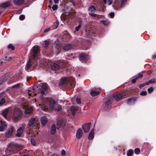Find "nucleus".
<instances>
[{
	"instance_id": "nucleus-13",
	"label": "nucleus",
	"mask_w": 156,
	"mask_h": 156,
	"mask_svg": "<svg viewBox=\"0 0 156 156\" xmlns=\"http://www.w3.org/2000/svg\"><path fill=\"white\" fill-rule=\"evenodd\" d=\"M0 122V131H3L6 128L7 124L5 122L1 121Z\"/></svg>"
},
{
	"instance_id": "nucleus-59",
	"label": "nucleus",
	"mask_w": 156,
	"mask_h": 156,
	"mask_svg": "<svg viewBox=\"0 0 156 156\" xmlns=\"http://www.w3.org/2000/svg\"><path fill=\"white\" fill-rule=\"evenodd\" d=\"M63 49L64 50H66V51H67L68 50V45H67L66 46H65L64 48Z\"/></svg>"
},
{
	"instance_id": "nucleus-42",
	"label": "nucleus",
	"mask_w": 156,
	"mask_h": 156,
	"mask_svg": "<svg viewBox=\"0 0 156 156\" xmlns=\"http://www.w3.org/2000/svg\"><path fill=\"white\" fill-rule=\"evenodd\" d=\"M55 47L58 49H59L60 48L61 46L57 42H55Z\"/></svg>"
},
{
	"instance_id": "nucleus-31",
	"label": "nucleus",
	"mask_w": 156,
	"mask_h": 156,
	"mask_svg": "<svg viewBox=\"0 0 156 156\" xmlns=\"http://www.w3.org/2000/svg\"><path fill=\"white\" fill-rule=\"evenodd\" d=\"M99 92L98 91L91 90L90 92V94L92 96H95L99 94Z\"/></svg>"
},
{
	"instance_id": "nucleus-54",
	"label": "nucleus",
	"mask_w": 156,
	"mask_h": 156,
	"mask_svg": "<svg viewBox=\"0 0 156 156\" xmlns=\"http://www.w3.org/2000/svg\"><path fill=\"white\" fill-rule=\"evenodd\" d=\"M30 142L33 145H35V142L34 139H31Z\"/></svg>"
},
{
	"instance_id": "nucleus-43",
	"label": "nucleus",
	"mask_w": 156,
	"mask_h": 156,
	"mask_svg": "<svg viewBox=\"0 0 156 156\" xmlns=\"http://www.w3.org/2000/svg\"><path fill=\"white\" fill-rule=\"evenodd\" d=\"M156 82V79H152L149 81V82H148V84L149 83H155Z\"/></svg>"
},
{
	"instance_id": "nucleus-32",
	"label": "nucleus",
	"mask_w": 156,
	"mask_h": 156,
	"mask_svg": "<svg viewBox=\"0 0 156 156\" xmlns=\"http://www.w3.org/2000/svg\"><path fill=\"white\" fill-rule=\"evenodd\" d=\"M56 131V127L55 124H53L51 127V133L52 134H54Z\"/></svg>"
},
{
	"instance_id": "nucleus-46",
	"label": "nucleus",
	"mask_w": 156,
	"mask_h": 156,
	"mask_svg": "<svg viewBox=\"0 0 156 156\" xmlns=\"http://www.w3.org/2000/svg\"><path fill=\"white\" fill-rule=\"evenodd\" d=\"M5 100L4 98H2L1 100L0 101V106L2 105L5 102Z\"/></svg>"
},
{
	"instance_id": "nucleus-7",
	"label": "nucleus",
	"mask_w": 156,
	"mask_h": 156,
	"mask_svg": "<svg viewBox=\"0 0 156 156\" xmlns=\"http://www.w3.org/2000/svg\"><path fill=\"white\" fill-rule=\"evenodd\" d=\"M126 0H115L114 1L113 6L115 8H118L120 7H122Z\"/></svg>"
},
{
	"instance_id": "nucleus-17",
	"label": "nucleus",
	"mask_w": 156,
	"mask_h": 156,
	"mask_svg": "<svg viewBox=\"0 0 156 156\" xmlns=\"http://www.w3.org/2000/svg\"><path fill=\"white\" fill-rule=\"evenodd\" d=\"M83 131L81 128H79L76 133V137L78 138H80L83 136Z\"/></svg>"
},
{
	"instance_id": "nucleus-36",
	"label": "nucleus",
	"mask_w": 156,
	"mask_h": 156,
	"mask_svg": "<svg viewBox=\"0 0 156 156\" xmlns=\"http://www.w3.org/2000/svg\"><path fill=\"white\" fill-rule=\"evenodd\" d=\"M49 44V41H48L46 40L44 41L43 45L44 48H46L48 46Z\"/></svg>"
},
{
	"instance_id": "nucleus-2",
	"label": "nucleus",
	"mask_w": 156,
	"mask_h": 156,
	"mask_svg": "<svg viewBox=\"0 0 156 156\" xmlns=\"http://www.w3.org/2000/svg\"><path fill=\"white\" fill-rule=\"evenodd\" d=\"M19 148V146L16 144L11 143L8 146L7 149L5 151L6 155L3 156H9L12 154L14 151L17 150Z\"/></svg>"
},
{
	"instance_id": "nucleus-48",
	"label": "nucleus",
	"mask_w": 156,
	"mask_h": 156,
	"mask_svg": "<svg viewBox=\"0 0 156 156\" xmlns=\"http://www.w3.org/2000/svg\"><path fill=\"white\" fill-rule=\"evenodd\" d=\"M153 88L152 87H151L150 88H149L147 89L148 92L149 93H151L152 92L153 90Z\"/></svg>"
},
{
	"instance_id": "nucleus-21",
	"label": "nucleus",
	"mask_w": 156,
	"mask_h": 156,
	"mask_svg": "<svg viewBox=\"0 0 156 156\" xmlns=\"http://www.w3.org/2000/svg\"><path fill=\"white\" fill-rule=\"evenodd\" d=\"M24 2V0H13V3L16 5L23 4Z\"/></svg>"
},
{
	"instance_id": "nucleus-33",
	"label": "nucleus",
	"mask_w": 156,
	"mask_h": 156,
	"mask_svg": "<svg viewBox=\"0 0 156 156\" xmlns=\"http://www.w3.org/2000/svg\"><path fill=\"white\" fill-rule=\"evenodd\" d=\"M62 120H60L58 121L57 123V128L58 129L60 127H61L63 126Z\"/></svg>"
},
{
	"instance_id": "nucleus-49",
	"label": "nucleus",
	"mask_w": 156,
	"mask_h": 156,
	"mask_svg": "<svg viewBox=\"0 0 156 156\" xmlns=\"http://www.w3.org/2000/svg\"><path fill=\"white\" fill-rule=\"evenodd\" d=\"M76 101L77 103L78 104H80L81 103L80 99L79 98H77L76 99Z\"/></svg>"
},
{
	"instance_id": "nucleus-39",
	"label": "nucleus",
	"mask_w": 156,
	"mask_h": 156,
	"mask_svg": "<svg viewBox=\"0 0 156 156\" xmlns=\"http://www.w3.org/2000/svg\"><path fill=\"white\" fill-rule=\"evenodd\" d=\"M134 151L136 154H138L140 152V150L139 148H136L134 150Z\"/></svg>"
},
{
	"instance_id": "nucleus-27",
	"label": "nucleus",
	"mask_w": 156,
	"mask_h": 156,
	"mask_svg": "<svg viewBox=\"0 0 156 156\" xmlns=\"http://www.w3.org/2000/svg\"><path fill=\"white\" fill-rule=\"evenodd\" d=\"M60 67V66L57 64L54 63L51 66V69L53 70H58Z\"/></svg>"
},
{
	"instance_id": "nucleus-62",
	"label": "nucleus",
	"mask_w": 156,
	"mask_h": 156,
	"mask_svg": "<svg viewBox=\"0 0 156 156\" xmlns=\"http://www.w3.org/2000/svg\"><path fill=\"white\" fill-rule=\"evenodd\" d=\"M50 28H48L47 29H46L44 30V32H47L48 31H49L50 30Z\"/></svg>"
},
{
	"instance_id": "nucleus-28",
	"label": "nucleus",
	"mask_w": 156,
	"mask_h": 156,
	"mask_svg": "<svg viewBox=\"0 0 156 156\" xmlns=\"http://www.w3.org/2000/svg\"><path fill=\"white\" fill-rule=\"evenodd\" d=\"M9 109L8 108H6L5 109L3 110L2 114V115L5 118H6L7 117V115Z\"/></svg>"
},
{
	"instance_id": "nucleus-29",
	"label": "nucleus",
	"mask_w": 156,
	"mask_h": 156,
	"mask_svg": "<svg viewBox=\"0 0 156 156\" xmlns=\"http://www.w3.org/2000/svg\"><path fill=\"white\" fill-rule=\"evenodd\" d=\"M31 63L30 62V61H29L26 65L25 68L27 72H29V71H30V69L31 68Z\"/></svg>"
},
{
	"instance_id": "nucleus-56",
	"label": "nucleus",
	"mask_w": 156,
	"mask_h": 156,
	"mask_svg": "<svg viewBox=\"0 0 156 156\" xmlns=\"http://www.w3.org/2000/svg\"><path fill=\"white\" fill-rule=\"evenodd\" d=\"M109 16L112 18H113L114 16V12H111L109 13Z\"/></svg>"
},
{
	"instance_id": "nucleus-18",
	"label": "nucleus",
	"mask_w": 156,
	"mask_h": 156,
	"mask_svg": "<svg viewBox=\"0 0 156 156\" xmlns=\"http://www.w3.org/2000/svg\"><path fill=\"white\" fill-rule=\"evenodd\" d=\"M23 129L22 127H20L18 129L17 131V133L16 134V136L17 137H21L23 135Z\"/></svg>"
},
{
	"instance_id": "nucleus-34",
	"label": "nucleus",
	"mask_w": 156,
	"mask_h": 156,
	"mask_svg": "<svg viewBox=\"0 0 156 156\" xmlns=\"http://www.w3.org/2000/svg\"><path fill=\"white\" fill-rule=\"evenodd\" d=\"M62 109L61 106L59 105H57L54 108V109L56 111H59Z\"/></svg>"
},
{
	"instance_id": "nucleus-6",
	"label": "nucleus",
	"mask_w": 156,
	"mask_h": 156,
	"mask_svg": "<svg viewBox=\"0 0 156 156\" xmlns=\"http://www.w3.org/2000/svg\"><path fill=\"white\" fill-rule=\"evenodd\" d=\"M68 11V8H66L65 9H62V11L63 12V13L62 14L61 16V18L62 20L64 21V22H66L68 23V13L66 12V11Z\"/></svg>"
},
{
	"instance_id": "nucleus-16",
	"label": "nucleus",
	"mask_w": 156,
	"mask_h": 156,
	"mask_svg": "<svg viewBox=\"0 0 156 156\" xmlns=\"http://www.w3.org/2000/svg\"><path fill=\"white\" fill-rule=\"evenodd\" d=\"M14 130V128L13 126H11L9 128L7 132L6 133V136L8 137L10 136L12 134Z\"/></svg>"
},
{
	"instance_id": "nucleus-4",
	"label": "nucleus",
	"mask_w": 156,
	"mask_h": 156,
	"mask_svg": "<svg viewBox=\"0 0 156 156\" xmlns=\"http://www.w3.org/2000/svg\"><path fill=\"white\" fill-rule=\"evenodd\" d=\"M28 126L30 127H32V129H35V131H37L40 128V124L38 123L37 120L35 118H32L29 120ZM34 131L33 130L31 132Z\"/></svg>"
},
{
	"instance_id": "nucleus-44",
	"label": "nucleus",
	"mask_w": 156,
	"mask_h": 156,
	"mask_svg": "<svg viewBox=\"0 0 156 156\" xmlns=\"http://www.w3.org/2000/svg\"><path fill=\"white\" fill-rule=\"evenodd\" d=\"M105 105L108 107H110L111 106V104L110 101H107L105 102Z\"/></svg>"
},
{
	"instance_id": "nucleus-22",
	"label": "nucleus",
	"mask_w": 156,
	"mask_h": 156,
	"mask_svg": "<svg viewBox=\"0 0 156 156\" xmlns=\"http://www.w3.org/2000/svg\"><path fill=\"white\" fill-rule=\"evenodd\" d=\"M94 129H93L90 132L88 136V139L89 140H92L94 137Z\"/></svg>"
},
{
	"instance_id": "nucleus-41",
	"label": "nucleus",
	"mask_w": 156,
	"mask_h": 156,
	"mask_svg": "<svg viewBox=\"0 0 156 156\" xmlns=\"http://www.w3.org/2000/svg\"><path fill=\"white\" fill-rule=\"evenodd\" d=\"M75 54H74L71 53L69 55V59H72V58H74Z\"/></svg>"
},
{
	"instance_id": "nucleus-53",
	"label": "nucleus",
	"mask_w": 156,
	"mask_h": 156,
	"mask_svg": "<svg viewBox=\"0 0 156 156\" xmlns=\"http://www.w3.org/2000/svg\"><path fill=\"white\" fill-rule=\"evenodd\" d=\"M147 93L146 91H142L140 92V95L142 96H144Z\"/></svg>"
},
{
	"instance_id": "nucleus-5",
	"label": "nucleus",
	"mask_w": 156,
	"mask_h": 156,
	"mask_svg": "<svg viewBox=\"0 0 156 156\" xmlns=\"http://www.w3.org/2000/svg\"><path fill=\"white\" fill-rule=\"evenodd\" d=\"M126 92L125 91H122L121 93L117 92L114 94L112 97L117 101H119L122 100L123 96H126Z\"/></svg>"
},
{
	"instance_id": "nucleus-8",
	"label": "nucleus",
	"mask_w": 156,
	"mask_h": 156,
	"mask_svg": "<svg viewBox=\"0 0 156 156\" xmlns=\"http://www.w3.org/2000/svg\"><path fill=\"white\" fill-rule=\"evenodd\" d=\"M96 10L95 7L93 5H92L89 7L88 9V12L89 14L93 16H96L98 18H99L100 16L99 15H97L94 12Z\"/></svg>"
},
{
	"instance_id": "nucleus-57",
	"label": "nucleus",
	"mask_w": 156,
	"mask_h": 156,
	"mask_svg": "<svg viewBox=\"0 0 156 156\" xmlns=\"http://www.w3.org/2000/svg\"><path fill=\"white\" fill-rule=\"evenodd\" d=\"M69 49H74V48L75 46L73 45L69 44Z\"/></svg>"
},
{
	"instance_id": "nucleus-11",
	"label": "nucleus",
	"mask_w": 156,
	"mask_h": 156,
	"mask_svg": "<svg viewBox=\"0 0 156 156\" xmlns=\"http://www.w3.org/2000/svg\"><path fill=\"white\" fill-rule=\"evenodd\" d=\"M47 85L46 83H43L42 84L41 88L39 90V92L42 95L44 94L48 88Z\"/></svg>"
},
{
	"instance_id": "nucleus-10",
	"label": "nucleus",
	"mask_w": 156,
	"mask_h": 156,
	"mask_svg": "<svg viewBox=\"0 0 156 156\" xmlns=\"http://www.w3.org/2000/svg\"><path fill=\"white\" fill-rule=\"evenodd\" d=\"M39 47L37 46H34L33 47L32 50L33 52L31 55L32 58H34L36 56L37 53L39 51Z\"/></svg>"
},
{
	"instance_id": "nucleus-60",
	"label": "nucleus",
	"mask_w": 156,
	"mask_h": 156,
	"mask_svg": "<svg viewBox=\"0 0 156 156\" xmlns=\"http://www.w3.org/2000/svg\"><path fill=\"white\" fill-rule=\"evenodd\" d=\"M65 154V150H63L61 152V154L62 155H64Z\"/></svg>"
},
{
	"instance_id": "nucleus-19",
	"label": "nucleus",
	"mask_w": 156,
	"mask_h": 156,
	"mask_svg": "<svg viewBox=\"0 0 156 156\" xmlns=\"http://www.w3.org/2000/svg\"><path fill=\"white\" fill-rule=\"evenodd\" d=\"M143 76L142 73H139L138 75L135 77V78L132 80L131 82L133 83H134L138 79L141 78L143 77Z\"/></svg>"
},
{
	"instance_id": "nucleus-3",
	"label": "nucleus",
	"mask_w": 156,
	"mask_h": 156,
	"mask_svg": "<svg viewBox=\"0 0 156 156\" xmlns=\"http://www.w3.org/2000/svg\"><path fill=\"white\" fill-rule=\"evenodd\" d=\"M11 113L13 118L19 119L22 115L21 110L19 108L16 106H13L11 108Z\"/></svg>"
},
{
	"instance_id": "nucleus-64",
	"label": "nucleus",
	"mask_w": 156,
	"mask_h": 156,
	"mask_svg": "<svg viewBox=\"0 0 156 156\" xmlns=\"http://www.w3.org/2000/svg\"><path fill=\"white\" fill-rule=\"evenodd\" d=\"M56 24H57V25L56 27L55 28V29H56V28L58 27V25H59V22H58V21H56Z\"/></svg>"
},
{
	"instance_id": "nucleus-45",
	"label": "nucleus",
	"mask_w": 156,
	"mask_h": 156,
	"mask_svg": "<svg viewBox=\"0 0 156 156\" xmlns=\"http://www.w3.org/2000/svg\"><path fill=\"white\" fill-rule=\"evenodd\" d=\"M8 47L9 48H11L12 50H14L15 48L12 44H9L8 45Z\"/></svg>"
},
{
	"instance_id": "nucleus-55",
	"label": "nucleus",
	"mask_w": 156,
	"mask_h": 156,
	"mask_svg": "<svg viewBox=\"0 0 156 156\" xmlns=\"http://www.w3.org/2000/svg\"><path fill=\"white\" fill-rule=\"evenodd\" d=\"M20 84H17L13 86V88H18L20 87Z\"/></svg>"
},
{
	"instance_id": "nucleus-35",
	"label": "nucleus",
	"mask_w": 156,
	"mask_h": 156,
	"mask_svg": "<svg viewBox=\"0 0 156 156\" xmlns=\"http://www.w3.org/2000/svg\"><path fill=\"white\" fill-rule=\"evenodd\" d=\"M133 154V151L131 149L129 150L127 153V156H131Z\"/></svg>"
},
{
	"instance_id": "nucleus-30",
	"label": "nucleus",
	"mask_w": 156,
	"mask_h": 156,
	"mask_svg": "<svg viewBox=\"0 0 156 156\" xmlns=\"http://www.w3.org/2000/svg\"><path fill=\"white\" fill-rule=\"evenodd\" d=\"M67 77H63L61 79L59 84L60 85H62L66 83L67 81Z\"/></svg>"
},
{
	"instance_id": "nucleus-20",
	"label": "nucleus",
	"mask_w": 156,
	"mask_h": 156,
	"mask_svg": "<svg viewBox=\"0 0 156 156\" xmlns=\"http://www.w3.org/2000/svg\"><path fill=\"white\" fill-rule=\"evenodd\" d=\"M34 88L33 87L32 88L28 90V95L30 96H35L36 94L35 93H33V92H34Z\"/></svg>"
},
{
	"instance_id": "nucleus-25",
	"label": "nucleus",
	"mask_w": 156,
	"mask_h": 156,
	"mask_svg": "<svg viewBox=\"0 0 156 156\" xmlns=\"http://www.w3.org/2000/svg\"><path fill=\"white\" fill-rule=\"evenodd\" d=\"M10 5V3L9 2H6L2 3L0 5V7L4 8L9 6Z\"/></svg>"
},
{
	"instance_id": "nucleus-52",
	"label": "nucleus",
	"mask_w": 156,
	"mask_h": 156,
	"mask_svg": "<svg viewBox=\"0 0 156 156\" xmlns=\"http://www.w3.org/2000/svg\"><path fill=\"white\" fill-rule=\"evenodd\" d=\"M25 16L24 15H21L19 17V19L21 20H23L24 19Z\"/></svg>"
},
{
	"instance_id": "nucleus-47",
	"label": "nucleus",
	"mask_w": 156,
	"mask_h": 156,
	"mask_svg": "<svg viewBox=\"0 0 156 156\" xmlns=\"http://www.w3.org/2000/svg\"><path fill=\"white\" fill-rule=\"evenodd\" d=\"M69 130L73 132H74V129L73 126H69Z\"/></svg>"
},
{
	"instance_id": "nucleus-61",
	"label": "nucleus",
	"mask_w": 156,
	"mask_h": 156,
	"mask_svg": "<svg viewBox=\"0 0 156 156\" xmlns=\"http://www.w3.org/2000/svg\"><path fill=\"white\" fill-rule=\"evenodd\" d=\"M156 57V54H154L152 56V59H154Z\"/></svg>"
},
{
	"instance_id": "nucleus-14",
	"label": "nucleus",
	"mask_w": 156,
	"mask_h": 156,
	"mask_svg": "<svg viewBox=\"0 0 156 156\" xmlns=\"http://www.w3.org/2000/svg\"><path fill=\"white\" fill-rule=\"evenodd\" d=\"M79 109V107L76 106H72L71 107V112L73 116H75Z\"/></svg>"
},
{
	"instance_id": "nucleus-1",
	"label": "nucleus",
	"mask_w": 156,
	"mask_h": 156,
	"mask_svg": "<svg viewBox=\"0 0 156 156\" xmlns=\"http://www.w3.org/2000/svg\"><path fill=\"white\" fill-rule=\"evenodd\" d=\"M41 103L39 104L42 110L46 111L48 108L51 109H54L55 105V101L51 98H41Z\"/></svg>"
},
{
	"instance_id": "nucleus-38",
	"label": "nucleus",
	"mask_w": 156,
	"mask_h": 156,
	"mask_svg": "<svg viewBox=\"0 0 156 156\" xmlns=\"http://www.w3.org/2000/svg\"><path fill=\"white\" fill-rule=\"evenodd\" d=\"M102 23L105 25L107 26L109 24V21L108 20H104L102 21Z\"/></svg>"
},
{
	"instance_id": "nucleus-23",
	"label": "nucleus",
	"mask_w": 156,
	"mask_h": 156,
	"mask_svg": "<svg viewBox=\"0 0 156 156\" xmlns=\"http://www.w3.org/2000/svg\"><path fill=\"white\" fill-rule=\"evenodd\" d=\"M136 101L135 98H129L127 100V104L128 105H132Z\"/></svg>"
},
{
	"instance_id": "nucleus-50",
	"label": "nucleus",
	"mask_w": 156,
	"mask_h": 156,
	"mask_svg": "<svg viewBox=\"0 0 156 156\" xmlns=\"http://www.w3.org/2000/svg\"><path fill=\"white\" fill-rule=\"evenodd\" d=\"M58 6L57 5H53L52 7V9L53 10H55L57 9Z\"/></svg>"
},
{
	"instance_id": "nucleus-63",
	"label": "nucleus",
	"mask_w": 156,
	"mask_h": 156,
	"mask_svg": "<svg viewBox=\"0 0 156 156\" xmlns=\"http://www.w3.org/2000/svg\"><path fill=\"white\" fill-rule=\"evenodd\" d=\"M59 0H54V2L55 4H57L58 3Z\"/></svg>"
},
{
	"instance_id": "nucleus-40",
	"label": "nucleus",
	"mask_w": 156,
	"mask_h": 156,
	"mask_svg": "<svg viewBox=\"0 0 156 156\" xmlns=\"http://www.w3.org/2000/svg\"><path fill=\"white\" fill-rule=\"evenodd\" d=\"M70 3L72 4L73 5L76 6V5L77 4V3L74 0H70L69 1V3Z\"/></svg>"
},
{
	"instance_id": "nucleus-58",
	"label": "nucleus",
	"mask_w": 156,
	"mask_h": 156,
	"mask_svg": "<svg viewBox=\"0 0 156 156\" xmlns=\"http://www.w3.org/2000/svg\"><path fill=\"white\" fill-rule=\"evenodd\" d=\"M148 84V82H145L144 83L140 84V86H141V87H143L145 85Z\"/></svg>"
},
{
	"instance_id": "nucleus-51",
	"label": "nucleus",
	"mask_w": 156,
	"mask_h": 156,
	"mask_svg": "<svg viewBox=\"0 0 156 156\" xmlns=\"http://www.w3.org/2000/svg\"><path fill=\"white\" fill-rule=\"evenodd\" d=\"M81 27V24H80L77 26L75 28L76 30L77 31H78L80 29V28Z\"/></svg>"
},
{
	"instance_id": "nucleus-37",
	"label": "nucleus",
	"mask_w": 156,
	"mask_h": 156,
	"mask_svg": "<svg viewBox=\"0 0 156 156\" xmlns=\"http://www.w3.org/2000/svg\"><path fill=\"white\" fill-rule=\"evenodd\" d=\"M104 3L105 4L107 3V1H108V4L109 5H110L112 3V0H103Z\"/></svg>"
},
{
	"instance_id": "nucleus-12",
	"label": "nucleus",
	"mask_w": 156,
	"mask_h": 156,
	"mask_svg": "<svg viewBox=\"0 0 156 156\" xmlns=\"http://www.w3.org/2000/svg\"><path fill=\"white\" fill-rule=\"evenodd\" d=\"M69 84L71 88H72L74 87L75 85V82L74 77L72 76L69 77Z\"/></svg>"
},
{
	"instance_id": "nucleus-24",
	"label": "nucleus",
	"mask_w": 156,
	"mask_h": 156,
	"mask_svg": "<svg viewBox=\"0 0 156 156\" xmlns=\"http://www.w3.org/2000/svg\"><path fill=\"white\" fill-rule=\"evenodd\" d=\"M33 110V108L31 107L27 108L25 110V113L26 114H30L32 112Z\"/></svg>"
},
{
	"instance_id": "nucleus-15",
	"label": "nucleus",
	"mask_w": 156,
	"mask_h": 156,
	"mask_svg": "<svg viewBox=\"0 0 156 156\" xmlns=\"http://www.w3.org/2000/svg\"><path fill=\"white\" fill-rule=\"evenodd\" d=\"M89 58L88 55L86 54L82 53L80 55V58L81 60L86 61Z\"/></svg>"
},
{
	"instance_id": "nucleus-26",
	"label": "nucleus",
	"mask_w": 156,
	"mask_h": 156,
	"mask_svg": "<svg viewBox=\"0 0 156 156\" xmlns=\"http://www.w3.org/2000/svg\"><path fill=\"white\" fill-rule=\"evenodd\" d=\"M48 120L45 116L42 117L41 119V123L43 126H44L47 123Z\"/></svg>"
},
{
	"instance_id": "nucleus-9",
	"label": "nucleus",
	"mask_w": 156,
	"mask_h": 156,
	"mask_svg": "<svg viewBox=\"0 0 156 156\" xmlns=\"http://www.w3.org/2000/svg\"><path fill=\"white\" fill-rule=\"evenodd\" d=\"M91 124V123H85L82 126V128L84 133H87L89 131Z\"/></svg>"
}]
</instances>
